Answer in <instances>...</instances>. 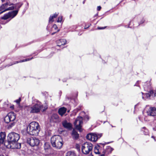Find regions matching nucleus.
<instances>
[{"mask_svg": "<svg viewBox=\"0 0 156 156\" xmlns=\"http://www.w3.org/2000/svg\"><path fill=\"white\" fill-rule=\"evenodd\" d=\"M145 132H146V133H145V135H147L148 134V131L146 129H145Z\"/></svg>", "mask_w": 156, "mask_h": 156, "instance_id": "c9c22d12", "label": "nucleus"}, {"mask_svg": "<svg viewBox=\"0 0 156 156\" xmlns=\"http://www.w3.org/2000/svg\"><path fill=\"white\" fill-rule=\"evenodd\" d=\"M53 28H54L56 30L57 28V27L56 25L54 24L53 26Z\"/></svg>", "mask_w": 156, "mask_h": 156, "instance_id": "473e14b6", "label": "nucleus"}, {"mask_svg": "<svg viewBox=\"0 0 156 156\" xmlns=\"http://www.w3.org/2000/svg\"><path fill=\"white\" fill-rule=\"evenodd\" d=\"M145 21V20L144 19H143L142 20L140 21V23L142 24V23H143Z\"/></svg>", "mask_w": 156, "mask_h": 156, "instance_id": "72a5a7b5", "label": "nucleus"}, {"mask_svg": "<svg viewBox=\"0 0 156 156\" xmlns=\"http://www.w3.org/2000/svg\"><path fill=\"white\" fill-rule=\"evenodd\" d=\"M51 143L53 147L58 149H60L63 144L62 137L58 135L54 136L51 138Z\"/></svg>", "mask_w": 156, "mask_h": 156, "instance_id": "7ed1b4c3", "label": "nucleus"}, {"mask_svg": "<svg viewBox=\"0 0 156 156\" xmlns=\"http://www.w3.org/2000/svg\"><path fill=\"white\" fill-rule=\"evenodd\" d=\"M40 127L38 123L36 122H32L27 127V133L30 135L37 136L40 130Z\"/></svg>", "mask_w": 156, "mask_h": 156, "instance_id": "f257e3e1", "label": "nucleus"}, {"mask_svg": "<svg viewBox=\"0 0 156 156\" xmlns=\"http://www.w3.org/2000/svg\"><path fill=\"white\" fill-rule=\"evenodd\" d=\"M58 15V13H57L56 12L53 14L52 16H51L50 17L49 19V22H53L54 21L53 20V19L56 18Z\"/></svg>", "mask_w": 156, "mask_h": 156, "instance_id": "5701e85b", "label": "nucleus"}, {"mask_svg": "<svg viewBox=\"0 0 156 156\" xmlns=\"http://www.w3.org/2000/svg\"><path fill=\"white\" fill-rule=\"evenodd\" d=\"M72 135L73 137L75 139H77L79 137V135L74 129L73 130Z\"/></svg>", "mask_w": 156, "mask_h": 156, "instance_id": "4be33fe9", "label": "nucleus"}, {"mask_svg": "<svg viewBox=\"0 0 156 156\" xmlns=\"http://www.w3.org/2000/svg\"><path fill=\"white\" fill-rule=\"evenodd\" d=\"M5 136V133L2 132L0 133V144L3 143Z\"/></svg>", "mask_w": 156, "mask_h": 156, "instance_id": "aec40b11", "label": "nucleus"}, {"mask_svg": "<svg viewBox=\"0 0 156 156\" xmlns=\"http://www.w3.org/2000/svg\"><path fill=\"white\" fill-rule=\"evenodd\" d=\"M99 146H95L94 148V152L96 154H99L100 153L99 151Z\"/></svg>", "mask_w": 156, "mask_h": 156, "instance_id": "a878e982", "label": "nucleus"}, {"mask_svg": "<svg viewBox=\"0 0 156 156\" xmlns=\"http://www.w3.org/2000/svg\"><path fill=\"white\" fill-rule=\"evenodd\" d=\"M20 138V135L15 132L10 133L8 136V140L11 142V143L17 142Z\"/></svg>", "mask_w": 156, "mask_h": 156, "instance_id": "423d86ee", "label": "nucleus"}, {"mask_svg": "<svg viewBox=\"0 0 156 156\" xmlns=\"http://www.w3.org/2000/svg\"><path fill=\"white\" fill-rule=\"evenodd\" d=\"M62 125L64 127L69 129H71L72 128L71 124L68 122L66 121H64L62 123Z\"/></svg>", "mask_w": 156, "mask_h": 156, "instance_id": "a211bd4d", "label": "nucleus"}, {"mask_svg": "<svg viewBox=\"0 0 156 156\" xmlns=\"http://www.w3.org/2000/svg\"><path fill=\"white\" fill-rule=\"evenodd\" d=\"M12 149H20L21 148V145L20 143H18L17 142H12Z\"/></svg>", "mask_w": 156, "mask_h": 156, "instance_id": "dca6fc26", "label": "nucleus"}, {"mask_svg": "<svg viewBox=\"0 0 156 156\" xmlns=\"http://www.w3.org/2000/svg\"><path fill=\"white\" fill-rule=\"evenodd\" d=\"M16 114L13 112H10L4 118L5 122L7 123L10 122H12L9 125V127L11 128L16 123Z\"/></svg>", "mask_w": 156, "mask_h": 156, "instance_id": "20e7f679", "label": "nucleus"}, {"mask_svg": "<svg viewBox=\"0 0 156 156\" xmlns=\"http://www.w3.org/2000/svg\"><path fill=\"white\" fill-rule=\"evenodd\" d=\"M50 121L51 122H58L60 121V119L57 114H54L51 116Z\"/></svg>", "mask_w": 156, "mask_h": 156, "instance_id": "4468645a", "label": "nucleus"}, {"mask_svg": "<svg viewBox=\"0 0 156 156\" xmlns=\"http://www.w3.org/2000/svg\"><path fill=\"white\" fill-rule=\"evenodd\" d=\"M139 81H137L135 84L134 85V86H139Z\"/></svg>", "mask_w": 156, "mask_h": 156, "instance_id": "7c9ffc66", "label": "nucleus"}, {"mask_svg": "<svg viewBox=\"0 0 156 156\" xmlns=\"http://www.w3.org/2000/svg\"><path fill=\"white\" fill-rule=\"evenodd\" d=\"M152 137V138H153L154 139V141H155V137H154V136H152V137Z\"/></svg>", "mask_w": 156, "mask_h": 156, "instance_id": "4c0bfd02", "label": "nucleus"}, {"mask_svg": "<svg viewBox=\"0 0 156 156\" xmlns=\"http://www.w3.org/2000/svg\"><path fill=\"white\" fill-rule=\"evenodd\" d=\"M100 156H104V154H102V155H101Z\"/></svg>", "mask_w": 156, "mask_h": 156, "instance_id": "a19ab883", "label": "nucleus"}, {"mask_svg": "<svg viewBox=\"0 0 156 156\" xmlns=\"http://www.w3.org/2000/svg\"><path fill=\"white\" fill-rule=\"evenodd\" d=\"M85 0H84V1H83V4H84V3H85Z\"/></svg>", "mask_w": 156, "mask_h": 156, "instance_id": "ea45409f", "label": "nucleus"}, {"mask_svg": "<svg viewBox=\"0 0 156 156\" xmlns=\"http://www.w3.org/2000/svg\"><path fill=\"white\" fill-rule=\"evenodd\" d=\"M63 17L62 16H60L58 17L57 22L58 23H61L62 21Z\"/></svg>", "mask_w": 156, "mask_h": 156, "instance_id": "cd10ccee", "label": "nucleus"}, {"mask_svg": "<svg viewBox=\"0 0 156 156\" xmlns=\"http://www.w3.org/2000/svg\"><path fill=\"white\" fill-rule=\"evenodd\" d=\"M22 4L21 3H17L15 5V8L16 9L17 8H18L19 9L22 6Z\"/></svg>", "mask_w": 156, "mask_h": 156, "instance_id": "c85d7f7f", "label": "nucleus"}, {"mask_svg": "<svg viewBox=\"0 0 156 156\" xmlns=\"http://www.w3.org/2000/svg\"><path fill=\"white\" fill-rule=\"evenodd\" d=\"M101 134H97L95 133H90L87 135L86 138L90 140L96 141L98 138L101 137Z\"/></svg>", "mask_w": 156, "mask_h": 156, "instance_id": "9b49d317", "label": "nucleus"}, {"mask_svg": "<svg viewBox=\"0 0 156 156\" xmlns=\"http://www.w3.org/2000/svg\"><path fill=\"white\" fill-rule=\"evenodd\" d=\"M67 111L66 108L64 107H61L58 110V113L59 115L62 116Z\"/></svg>", "mask_w": 156, "mask_h": 156, "instance_id": "f3484780", "label": "nucleus"}, {"mask_svg": "<svg viewBox=\"0 0 156 156\" xmlns=\"http://www.w3.org/2000/svg\"><path fill=\"white\" fill-rule=\"evenodd\" d=\"M142 98L145 100L146 99H150L151 97H154L156 99V91L155 90H150L148 93L144 94L142 92Z\"/></svg>", "mask_w": 156, "mask_h": 156, "instance_id": "9d476101", "label": "nucleus"}, {"mask_svg": "<svg viewBox=\"0 0 156 156\" xmlns=\"http://www.w3.org/2000/svg\"><path fill=\"white\" fill-rule=\"evenodd\" d=\"M40 140L35 137L28 138L27 140V143L31 147L38 146L40 143Z\"/></svg>", "mask_w": 156, "mask_h": 156, "instance_id": "0eeeda50", "label": "nucleus"}, {"mask_svg": "<svg viewBox=\"0 0 156 156\" xmlns=\"http://www.w3.org/2000/svg\"><path fill=\"white\" fill-rule=\"evenodd\" d=\"M143 128L144 129H145V127H143Z\"/></svg>", "mask_w": 156, "mask_h": 156, "instance_id": "a18cd8bd", "label": "nucleus"}, {"mask_svg": "<svg viewBox=\"0 0 156 156\" xmlns=\"http://www.w3.org/2000/svg\"><path fill=\"white\" fill-rule=\"evenodd\" d=\"M151 83L150 81H147V82L143 83V85L145 90L148 91L151 88Z\"/></svg>", "mask_w": 156, "mask_h": 156, "instance_id": "2eb2a0df", "label": "nucleus"}, {"mask_svg": "<svg viewBox=\"0 0 156 156\" xmlns=\"http://www.w3.org/2000/svg\"><path fill=\"white\" fill-rule=\"evenodd\" d=\"M101 9V6H98L97 8V10L98 11H100Z\"/></svg>", "mask_w": 156, "mask_h": 156, "instance_id": "2f4dec72", "label": "nucleus"}, {"mask_svg": "<svg viewBox=\"0 0 156 156\" xmlns=\"http://www.w3.org/2000/svg\"><path fill=\"white\" fill-rule=\"evenodd\" d=\"M66 156H76V155L74 151H69L66 153Z\"/></svg>", "mask_w": 156, "mask_h": 156, "instance_id": "393cba45", "label": "nucleus"}, {"mask_svg": "<svg viewBox=\"0 0 156 156\" xmlns=\"http://www.w3.org/2000/svg\"><path fill=\"white\" fill-rule=\"evenodd\" d=\"M44 149L45 150L48 149L50 147L49 144L47 142L44 143Z\"/></svg>", "mask_w": 156, "mask_h": 156, "instance_id": "bb28decb", "label": "nucleus"}, {"mask_svg": "<svg viewBox=\"0 0 156 156\" xmlns=\"http://www.w3.org/2000/svg\"><path fill=\"white\" fill-rule=\"evenodd\" d=\"M92 144L90 142H87L82 145V151L84 154H87L92 150Z\"/></svg>", "mask_w": 156, "mask_h": 156, "instance_id": "39448f33", "label": "nucleus"}, {"mask_svg": "<svg viewBox=\"0 0 156 156\" xmlns=\"http://www.w3.org/2000/svg\"><path fill=\"white\" fill-rule=\"evenodd\" d=\"M82 124L83 118L80 116L78 117L74 123L75 128L80 132L82 131L81 127Z\"/></svg>", "mask_w": 156, "mask_h": 156, "instance_id": "1a4fd4ad", "label": "nucleus"}, {"mask_svg": "<svg viewBox=\"0 0 156 156\" xmlns=\"http://www.w3.org/2000/svg\"><path fill=\"white\" fill-rule=\"evenodd\" d=\"M46 109V108L45 107L44 108L43 106L40 102L37 101L36 103L28 107V111L30 113H37L39 112L40 110L44 111Z\"/></svg>", "mask_w": 156, "mask_h": 156, "instance_id": "f03ea898", "label": "nucleus"}, {"mask_svg": "<svg viewBox=\"0 0 156 156\" xmlns=\"http://www.w3.org/2000/svg\"><path fill=\"white\" fill-rule=\"evenodd\" d=\"M18 12V10L13 11L11 12L5 14L1 17V18L2 19L6 20L9 18H13L17 14Z\"/></svg>", "mask_w": 156, "mask_h": 156, "instance_id": "f8f14e48", "label": "nucleus"}, {"mask_svg": "<svg viewBox=\"0 0 156 156\" xmlns=\"http://www.w3.org/2000/svg\"><path fill=\"white\" fill-rule=\"evenodd\" d=\"M148 115L152 116H156V107H150L147 111Z\"/></svg>", "mask_w": 156, "mask_h": 156, "instance_id": "ddd939ff", "label": "nucleus"}, {"mask_svg": "<svg viewBox=\"0 0 156 156\" xmlns=\"http://www.w3.org/2000/svg\"><path fill=\"white\" fill-rule=\"evenodd\" d=\"M0 156H4L3 155H0Z\"/></svg>", "mask_w": 156, "mask_h": 156, "instance_id": "79ce46f5", "label": "nucleus"}, {"mask_svg": "<svg viewBox=\"0 0 156 156\" xmlns=\"http://www.w3.org/2000/svg\"><path fill=\"white\" fill-rule=\"evenodd\" d=\"M21 99L20 98L18 99H17L15 101V102H16L17 104L19 105L20 104V102L21 101Z\"/></svg>", "mask_w": 156, "mask_h": 156, "instance_id": "c756f323", "label": "nucleus"}, {"mask_svg": "<svg viewBox=\"0 0 156 156\" xmlns=\"http://www.w3.org/2000/svg\"><path fill=\"white\" fill-rule=\"evenodd\" d=\"M69 110H68V111H67V112H69Z\"/></svg>", "mask_w": 156, "mask_h": 156, "instance_id": "c03bdc74", "label": "nucleus"}, {"mask_svg": "<svg viewBox=\"0 0 156 156\" xmlns=\"http://www.w3.org/2000/svg\"><path fill=\"white\" fill-rule=\"evenodd\" d=\"M111 126H112V127H113V126L112 125H111Z\"/></svg>", "mask_w": 156, "mask_h": 156, "instance_id": "37998d69", "label": "nucleus"}, {"mask_svg": "<svg viewBox=\"0 0 156 156\" xmlns=\"http://www.w3.org/2000/svg\"><path fill=\"white\" fill-rule=\"evenodd\" d=\"M66 42V41L65 39H61L57 41V45L59 46L65 44Z\"/></svg>", "mask_w": 156, "mask_h": 156, "instance_id": "6ab92c4d", "label": "nucleus"}, {"mask_svg": "<svg viewBox=\"0 0 156 156\" xmlns=\"http://www.w3.org/2000/svg\"><path fill=\"white\" fill-rule=\"evenodd\" d=\"M32 58H27V59H24V60H20V61H19H19H16L8 65V66H11L13 65V64H15L16 63H18L19 62H24L25 61H29L31 60Z\"/></svg>", "mask_w": 156, "mask_h": 156, "instance_id": "412c9836", "label": "nucleus"}, {"mask_svg": "<svg viewBox=\"0 0 156 156\" xmlns=\"http://www.w3.org/2000/svg\"><path fill=\"white\" fill-rule=\"evenodd\" d=\"M14 7L15 5L13 4L10 5L8 3L3 4L0 6V14L7 10H12Z\"/></svg>", "mask_w": 156, "mask_h": 156, "instance_id": "6e6552de", "label": "nucleus"}, {"mask_svg": "<svg viewBox=\"0 0 156 156\" xmlns=\"http://www.w3.org/2000/svg\"><path fill=\"white\" fill-rule=\"evenodd\" d=\"M59 30H57V31H56L55 32H53V33H52L51 34V35H53L56 32H58L59 31Z\"/></svg>", "mask_w": 156, "mask_h": 156, "instance_id": "e433bc0d", "label": "nucleus"}, {"mask_svg": "<svg viewBox=\"0 0 156 156\" xmlns=\"http://www.w3.org/2000/svg\"><path fill=\"white\" fill-rule=\"evenodd\" d=\"M2 2H4L5 1V0H2Z\"/></svg>", "mask_w": 156, "mask_h": 156, "instance_id": "58836bf2", "label": "nucleus"}, {"mask_svg": "<svg viewBox=\"0 0 156 156\" xmlns=\"http://www.w3.org/2000/svg\"><path fill=\"white\" fill-rule=\"evenodd\" d=\"M4 145L7 148H11L12 143H11V142L8 141V140L7 141H6L4 143Z\"/></svg>", "mask_w": 156, "mask_h": 156, "instance_id": "b1692460", "label": "nucleus"}, {"mask_svg": "<svg viewBox=\"0 0 156 156\" xmlns=\"http://www.w3.org/2000/svg\"><path fill=\"white\" fill-rule=\"evenodd\" d=\"M105 27H98V29L99 30L104 29Z\"/></svg>", "mask_w": 156, "mask_h": 156, "instance_id": "f704fd0d", "label": "nucleus"}]
</instances>
